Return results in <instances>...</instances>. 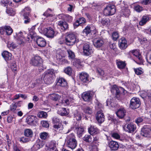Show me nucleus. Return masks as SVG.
I'll use <instances>...</instances> for the list:
<instances>
[{"mask_svg":"<svg viewBox=\"0 0 151 151\" xmlns=\"http://www.w3.org/2000/svg\"><path fill=\"white\" fill-rule=\"evenodd\" d=\"M94 93L92 91H89L83 92L82 95L83 99L85 101H89L92 99Z\"/></svg>","mask_w":151,"mask_h":151,"instance_id":"nucleus-8","label":"nucleus"},{"mask_svg":"<svg viewBox=\"0 0 151 151\" xmlns=\"http://www.w3.org/2000/svg\"><path fill=\"white\" fill-rule=\"evenodd\" d=\"M130 52H131L133 55L135 56L139 60V62L136 63L139 64H141L143 63V61L139 51L137 50H133Z\"/></svg>","mask_w":151,"mask_h":151,"instance_id":"nucleus-13","label":"nucleus"},{"mask_svg":"<svg viewBox=\"0 0 151 151\" xmlns=\"http://www.w3.org/2000/svg\"><path fill=\"white\" fill-rule=\"evenodd\" d=\"M123 128L126 132L131 133L136 130V126L135 124L132 123H130L126 124Z\"/></svg>","mask_w":151,"mask_h":151,"instance_id":"nucleus-9","label":"nucleus"},{"mask_svg":"<svg viewBox=\"0 0 151 151\" xmlns=\"http://www.w3.org/2000/svg\"><path fill=\"white\" fill-rule=\"evenodd\" d=\"M84 55L89 56L93 53V50L92 48H83Z\"/></svg>","mask_w":151,"mask_h":151,"instance_id":"nucleus-29","label":"nucleus"},{"mask_svg":"<svg viewBox=\"0 0 151 151\" xmlns=\"http://www.w3.org/2000/svg\"><path fill=\"white\" fill-rule=\"evenodd\" d=\"M101 22L103 25L107 26L110 24V20L108 18H103L101 20Z\"/></svg>","mask_w":151,"mask_h":151,"instance_id":"nucleus-41","label":"nucleus"},{"mask_svg":"<svg viewBox=\"0 0 151 151\" xmlns=\"http://www.w3.org/2000/svg\"><path fill=\"white\" fill-rule=\"evenodd\" d=\"M134 9L137 12H139L142 11L143 9L142 6L139 5H137L135 6Z\"/></svg>","mask_w":151,"mask_h":151,"instance_id":"nucleus-57","label":"nucleus"},{"mask_svg":"<svg viewBox=\"0 0 151 151\" xmlns=\"http://www.w3.org/2000/svg\"><path fill=\"white\" fill-rule=\"evenodd\" d=\"M31 12V9L28 7H26L23 9V16H30V13Z\"/></svg>","mask_w":151,"mask_h":151,"instance_id":"nucleus-38","label":"nucleus"},{"mask_svg":"<svg viewBox=\"0 0 151 151\" xmlns=\"http://www.w3.org/2000/svg\"><path fill=\"white\" fill-rule=\"evenodd\" d=\"M111 137L116 139H119L120 138V136L117 133H113L111 134Z\"/></svg>","mask_w":151,"mask_h":151,"instance_id":"nucleus-59","label":"nucleus"},{"mask_svg":"<svg viewBox=\"0 0 151 151\" xmlns=\"http://www.w3.org/2000/svg\"><path fill=\"white\" fill-rule=\"evenodd\" d=\"M150 129L149 126H144L141 129V134L143 136L147 137L150 134Z\"/></svg>","mask_w":151,"mask_h":151,"instance_id":"nucleus-20","label":"nucleus"},{"mask_svg":"<svg viewBox=\"0 0 151 151\" xmlns=\"http://www.w3.org/2000/svg\"><path fill=\"white\" fill-rule=\"evenodd\" d=\"M17 38L18 44L20 45L21 46H24L25 43L23 40V39L24 38L22 36V32H20L17 34Z\"/></svg>","mask_w":151,"mask_h":151,"instance_id":"nucleus-19","label":"nucleus"},{"mask_svg":"<svg viewBox=\"0 0 151 151\" xmlns=\"http://www.w3.org/2000/svg\"><path fill=\"white\" fill-rule=\"evenodd\" d=\"M56 142L52 141L46 144L45 148L46 151H58Z\"/></svg>","mask_w":151,"mask_h":151,"instance_id":"nucleus-10","label":"nucleus"},{"mask_svg":"<svg viewBox=\"0 0 151 151\" xmlns=\"http://www.w3.org/2000/svg\"><path fill=\"white\" fill-rule=\"evenodd\" d=\"M43 76L45 83L48 84H51L55 77L54 70L53 69L49 70L45 72Z\"/></svg>","mask_w":151,"mask_h":151,"instance_id":"nucleus-1","label":"nucleus"},{"mask_svg":"<svg viewBox=\"0 0 151 151\" xmlns=\"http://www.w3.org/2000/svg\"><path fill=\"white\" fill-rule=\"evenodd\" d=\"M91 32L90 27L89 26H87L83 30V32L85 33L86 35L90 33Z\"/></svg>","mask_w":151,"mask_h":151,"instance_id":"nucleus-52","label":"nucleus"},{"mask_svg":"<svg viewBox=\"0 0 151 151\" xmlns=\"http://www.w3.org/2000/svg\"><path fill=\"white\" fill-rule=\"evenodd\" d=\"M92 147L91 148V151H98V147L97 145H91Z\"/></svg>","mask_w":151,"mask_h":151,"instance_id":"nucleus-64","label":"nucleus"},{"mask_svg":"<svg viewBox=\"0 0 151 151\" xmlns=\"http://www.w3.org/2000/svg\"><path fill=\"white\" fill-rule=\"evenodd\" d=\"M29 35L28 36L27 39L28 40L27 41L29 40V37H30L32 39H33L36 36V34L33 30H29Z\"/></svg>","mask_w":151,"mask_h":151,"instance_id":"nucleus-43","label":"nucleus"},{"mask_svg":"<svg viewBox=\"0 0 151 151\" xmlns=\"http://www.w3.org/2000/svg\"><path fill=\"white\" fill-rule=\"evenodd\" d=\"M45 144L44 142L40 140H37L36 143L33 146L32 149V150L36 151L43 147Z\"/></svg>","mask_w":151,"mask_h":151,"instance_id":"nucleus-14","label":"nucleus"},{"mask_svg":"<svg viewBox=\"0 0 151 151\" xmlns=\"http://www.w3.org/2000/svg\"><path fill=\"white\" fill-rule=\"evenodd\" d=\"M30 140L29 138L23 137L20 138L19 141L23 143H25L29 142Z\"/></svg>","mask_w":151,"mask_h":151,"instance_id":"nucleus-54","label":"nucleus"},{"mask_svg":"<svg viewBox=\"0 0 151 151\" xmlns=\"http://www.w3.org/2000/svg\"><path fill=\"white\" fill-rule=\"evenodd\" d=\"M11 68L13 71L15 72L17 71V65L14 63H12L11 64Z\"/></svg>","mask_w":151,"mask_h":151,"instance_id":"nucleus-55","label":"nucleus"},{"mask_svg":"<svg viewBox=\"0 0 151 151\" xmlns=\"http://www.w3.org/2000/svg\"><path fill=\"white\" fill-rule=\"evenodd\" d=\"M76 130L78 137H80L82 136L83 133L84 131V129L82 127H78L76 128Z\"/></svg>","mask_w":151,"mask_h":151,"instance_id":"nucleus-33","label":"nucleus"},{"mask_svg":"<svg viewBox=\"0 0 151 151\" xmlns=\"http://www.w3.org/2000/svg\"><path fill=\"white\" fill-rule=\"evenodd\" d=\"M1 55L4 59L6 61H7L12 59V54L6 51H4L1 54Z\"/></svg>","mask_w":151,"mask_h":151,"instance_id":"nucleus-24","label":"nucleus"},{"mask_svg":"<svg viewBox=\"0 0 151 151\" xmlns=\"http://www.w3.org/2000/svg\"><path fill=\"white\" fill-rule=\"evenodd\" d=\"M6 12L10 16H14L15 14V12L12 8L7 9Z\"/></svg>","mask_w":151,"mask_h":151,"instance_id":"nucleus-46","label":"nucleus"},{"mask_svg":"<svg viewBox=\"0 0 151 151\" xmlns=\"http://www.w3.org/2000/svg\"><path fill=\"white\" fill-rule=\"evenodd\" d=\"M23 19L24 23L25 24H28L31 21V19L30 18V16H23Z\"/></svg>","mask_w":151,"mask_h":151,"instance_id":"nucleus-49","label":"nucleus"},{"mask_svg":"<svg viewBox=\"0 0 151 151\" xmlns=\"http://www.w3.org/2000/svg\"><path fill=\"white\" fill-rule=\"evenodd\" d=\"M65 95L63 96V100H60L59 103L56 104V106H62L63 105L66 106L69 105L70 103L73 102L74 99L73 97H67L65 98Z\"/></svg>","mask_w":151,"mask_h":151,"instance_id":"nucleus-4","label":"nucleus"},{"mask_svg":"<svg viewBox=\"0 0 151 151\" xmlns=\"http://www.w3.org/2000/svg\"><path fill=\"white\" fill-rule=\"evenodd\" d=\"M37 43L39 46L43 47L46 45V42L44 38L42 37H39L37 39Z\"/></svg>","mask_w":151,"mask_h":151,"instance_id":"nucleus-27","label":"nucleus"},{"mask_svg":"<svg viewBox=\"0 0 151 151\" xmlns=\"http://www.w3.org/2000/svg\"><path fill=\"white\" fill-rule=\"evenodd\" d=\"M111 37L113 40L116 41L119 37V33L116 31L113 32L112 34Z\"/></svg>","mask_w":151,"mask_h":151,"instance_id":"nucleus-42","label":"nucleus"},{"mask_svg":"<svg viewBox=\"0 0 151 151\" xmlns=\"http://www.w3.org/2000/svg\"><path fill=\"white\" fill-rule=\"evenodd\" d=\"M120 13L122 16H124L126 17H128L130 14V10L128 8L123 7Z\"/></svg>","mask_w":151,"mask_h":151,"instance_id":"nucleus-25","label":"nucleus"},{"mask_svg":"<svg viewBox=\"0 0 151 151\" xmlns=\"http://www.w3.org/2000/svg\"><path fill=\"white\" fill-rule=\"evenodd\" d=\"M17 107L16 104H12L10 106V110L12 111H14L16 110Z\"/></svg>","mask_w":151,"mask_h":151,"instance_id":"nucleus-63","label":"nucleus"},{"mask_svg":"<svg viewBox=\"0 0 151 151\" xmlns=\"http://www.w3.org/2000/svg\"><path fill=\"white\" fill-rule=\"evenodd\" d=\"M41 123L43 127L46 128L49 127V124L46 121H42Z\"/></svg>","mask_w":151,"mask_h":151,"instance_id":"nucleus-62","label":"nucleus"},{"mask_svg":"<svg viewBox=\"0 0 151 151\" xmlns=\"http://www.w3.org/2000/svg\"><path fill=\"white\" fill-rule=\"evenodd\" d=\"M75 138L74 134L72 133L68 135L65 139L66 145L72 149L75 148L77 145V142Z\"/></svg>","mask_w":151,"mask_h":151,"instance_id":"nucleus-3","label":"nucleus"},{"mask_svg":"<svg viewBox=\"0 0 151 151\" xmlns=\"http://www.w3.org/2000/svg\"><path fill=\"white\" fill-rule=\"evenodd\" d=\"M75 66L78 68H79L81 67L80 60L79 59H76V61Z\"/></svg>","mask_w":151,"mask_h":151,"instance_id":"nucleus-58","label":"nucleus"},{"mask_svg":"<svg viewBox=\"0 0 151 151\" xmlns=\"http://www.w3.org/2000/svg\"><path fill=\"white\" fill-rule=\"evenodd\" d=\"M116 12V7L114 5L108 4L104 8V13L106 16H110L113 15Z\"/></svg>","mask_w":151,"mask_h":151,"instance_id":"nucleus-5","label":"nucleus"},{"mask_svg":"<svg viewBox=\"0 0 151 151\" xmlns=\"http://www.w3.org/2000/svg\"><path fill=\"white\" fill-rule=\"evenodd\" d=\"M109 147L112 150H115L118 149L119 145L117 142L111 140L108 142Z\"/></svg>","mask_w":151,"mask_h":151,"instance_id":"nucleus-15","label":"nucleus"},{"mask_svg":"<svg viewBox=\"0 0 151 151\" xmlns=\"http://www.w3.org/2000/svg\"><path fill=\"white\" fill-rule=\"evenodd\" d=\"M62 16L64 17V19L65 20L69 22H72L73 20V18L71 16H70L68 15L64 14L61 15V16Z\"/></svg>","mask_w":151,"mask_h":151,"instance_id":"nucleus-44","label":"nucleus"},{"mask_svg":"<svg viewBox=\"0 0 151 151\" xmlns=\"http://www.w3.org/2000/svg\"><path fill=\"white\" fill-rule=\"evenodd\" d=\"M122 90V88H118L116 86L114 85L111 88V91L112 93H115L116 95H120L121 90Z\"/></svg>","mask_w":151,"mask_h":151,"instance_id":"nucleus-26","label":"nucleus"},{"mask_svg":"<svg viewBox=\"0 0 151 151\" xmlns=\"http://www.w3.org/2000/svg\"><path fill=\"white\" fill-rule=\"evenodd\" d=\"M67 52L68 54V57L71 59H74L75 57L74 53L70 50H68Z\"/></svg>","mask_w":151,"mask_h":151,"instance_id":"nucleus-51","label":"nucleus"},{"mask_svg":"<svg viewBox=\"0 0 151 151\" xmlns=\"http://www.w3.org/2000/svg\"><path fill=\"white\" fill-rule=\"evenodd\" d=\"M94 46L96 47H100L103 44V40L101 39H94L93 41Z\"/></svg>","mask_w":151,"mask_h":151,"instance_id":"nucleus-28","label":"nucleus"},{"mask_svg":"<svg viewBox=\"0 0 151 151\" xmlns=\"http://www.w3.org/2000/svg\"><path fill=\"white\" fill-rule=\"evenodd\" d=\"M119 46L120 47H125L127 45V41L124 37L120 38L119 41Z\"/></svg>","mask_w":151,"mask_h":151,"instance_id":"nucleus-31","label":"nucleus"},{"mask_svg":"<svg viewBox=\"0 0 151 151\" xmlns=\"http://www.w3.org/2000/svg\"><path fill=\"white\" fill-rule=\"evenodd\" d=\"M30 63L32 65L38 67V70L40 72L42 71L46 68L42 64V58L39 56H35L32 57Z\"/></svg>","mask_w":151,"mask_h":151,"instance_id":"nucleus-2","label":"nucleus"},{"mask_svg":"<svg viewBox=\"0 0 151 151\" xmlns=\"http://www.w3.org/2000/svg\"><path fill=\"white\" fill-rule=\"evenodd\" d=\"M65 40L66 44L68 46L73 45L76 41L75 35L73 33L68 34L66 37Z\"/></svg>","mask_w":151,"mask_h":151,"instance_id":"nucleus-7","label":"nucleus"},{"mask_svg":"<svg viewBox=\"0 0 151 151\" xmlns=\"http://www.w3.org/2000/svg\"><path fill=\"white\" fill-rule=\"evenodd\" d=\"M149 20V17L148 16H143L142 17L141 20L139 22V24L140 26H143L146 24Z\"/></svg>","mask_w":151,"mask_h":151,"instance_id":"nucleus-30","label":"nucleus"},{"mask_svg":"<svg viewBox=\"0 0 151 151\" xmlns=\"http://www.w3.org/2000/svg\"><path fill=\"white\" fill-rule=\"evenodd\" d=\"M140 101L139 98L133 97L130 100L129 106L132 109H134L138 108L140 106Z\"/></svg>","mask_w":151,"mask_h":151,"instance_id":"nucleus-6","label":"nucleus"},{"mask_svg":"<svg viewBox=\"0 0 151 151\" xmlns=\"http://www.w3.org/2000/svg\"><path fill=\"white\" fill-rule=\"evenodd\" d=\"M80 79L83 83H86L89 80V75L85 72H82L79 74Z\"/></svg>","mask_w":151,"mask_h":151,"instance_id":"nucleus-17","label":"nucleus"},{"mask_svg":"<svg viewBox=\"0 0 151 151\" xmlns=\"http://www.w3.org/2000/svg\"><path fill=\"white\" fill-rule=\"evenodd\" d=\"M35 116H30L27 117L26 121L27 123L30 125L34 124V120Z\"/></svg>","mask_w":151,"mask_h":151,"instance_id":"nucleus-32","label":"nucleus"},{"mask_svg":"<svg viewBox=\"0 0 151 151\" xmlns=\"http://www.w3.org/2000/svg\"><path fill=\"white\" fill-rule=\"evenodd\" d=\"M54 130L58 133H61L63 129V125L61 123L55 124L53 126Z\"/></svg>","mask_w":151,"mask_h":151,"instance_id":"nucleus-16","label":"nucleus"},{"mask_svg":"<svg viewBox=\"0 0 151 151\" xmlns=\"http://www.w3.org/2000/svg\"><path fill=\"white\" fill-rule=\"evenodd\" d=\"M45 35L49 38H53L55 36V32L54 29L51 27H48L44 29Z\"/></svg>","mask_w":151,"mask_h":151,"instance_id":"nucleus-11","label":"nucleus"},{"mask_svg":"<svg viewBox=\"0 0 151 151\" xmlns=\"http://www.w3.org/2000/svg\"><path fill=\"white\" fill-rule=\"evenodd\" d=\"M99 138L97 137H95L94 138L93 140V142L91 143V145H94L96 144V145H98V143H99Z\"/></svg>","mask_w":151,"mask_h":151,"instance_id":"nucleus-61","label":"nucleus"},{"mask_svg":"<svg viewBox=\"0 0 151 151\" xmlns=\"http://www.w3.org/2000/svg\"><path fill=\"white\" fill-rule=\"evenodd\" d=\"M33 134V132L31 129H26L24 132V134L26 136L32 137Z\"/></svg>","mask_w":151,"mask_h":151,"instance_id":"nucleus-37","label":"nucleus"},{"mask_svg":"<svg viewBox=\"0 0 151 151\" xmlns=\"http://www.w3.org/2000/svg\"><path fill=\"white\" fill-rule=\"evenodd\" d=\"M116 63L118 67L120 69H123L125 68L126 64L124 62L117 60Z\"/></svg>","mask_w":151,"mask_h":151,"instance_id":"nucleus-36","label":"nucleus"},{"mask_svg":"<svg viewBox=\"0 0 151 151\" xmlns=\"http://www.w3.org/2000/svg\"><path fill=\"white\" fill-rule=\"evenodd\" d=\"M89 133L91 135L98 134L99 133V130L95 126H91L88 128Z\"/></svg>","mask_w":151,"mask_h":151,"instance_id":"nucleus-22","label":"nucleus"},{"mask_svg":"<svg viewBox=\"0 0 151 151\" xmlns=\"http://www.w3.org/2000/svg\"><path fill=\"white\" fill-rule=\"evenodd\" d=\"M56 84L58 86L62 87H65L67 85L66 80L63 78L59 77L56 79Z\"/></svg>","mask_w":151,"mask_h":151,"instance_id":"nucleus-18","label":"nucleus"},{"mask_svg":"<svg viewBox=\"0 0 151 151\" xmlns=\"http://www.w3.org/2000/svg\"><path fill=\"white\" fill-rule=\"evenodd\" d=\"M49 11H51V9H48L47 11L43 14V15L46 16L47 17H52V15L49 14Z\"/></svg>","mask_w":151,"mask_h":151,"instance_id":"nucleus-60","label":"nucleus"},{"mask_svg":"<svg viewBox=\"0 0 151 151\" xmlns=\"http://www.w3.org/2000/svg\"><path fill=\"white\" fill-rule=\"evenodd\" d=\"M51 98L53 100L57 101L60 100V96L58 94H53L51 95Z\"/></svg>","mask_w":151,"mask_h":151,"instance_id":"nucleus-48","label":"nucleus"},{"mask_svg":"<svg viewBox=\"0 0 151 151\" xmlns=\"http://www.w3.org/2000/svg\"><path fill=\"white\" fill-rule=\"evenodd\" d=\"M48 135V133L46 132L41 133L40 135V138L43 139H45Z\"/></svg>","mask_w":151,"mask_h":151,"instance_id":"nucleus-56","label":"nucleus"},{"mask_svg":"<svg viewBox=\"0 0 151 151\" xmlns=\"http://www.w3.org/2000/svg\"><path fill=\"white\" fill-rule=\"evenodd\" d=\"M38 116L40 118H45L47 116V114L46 112L41 111L39 113Z\"/></svg>","mask_w":151,"mask_h":151,"instance_id":"nucleus-45","label":"nucleus"},{"mask_svg":"<svg viewBox=\"0 0 151 151\" xmlns=\"http://www.w3.org/2000/svg\"><path fill=\"white\" fill-rule=\"evenodd\" d=\"M126 111L124 108H121L118 109L116 114L117 116L119 118H122L125 115Z\"/></svg>","mask_w":151,"mask_h":151,"instance_id":"nucleus-23","label":"nucleus"},{"mask_svg":"<svg viewBox=\"0 0 151 151\" xmlns=\"http://www.w3.org/2000/svg\"><path fill=\"white\" fill-rule=\"evenodd\" d=\"M5 33L8 35H11L13 32V30L11 27L9 26H4Z\"/></svg>","mask_w":151,"mask_h":151,"instance_id":"nucleus-34","label":"nucleus"},{"mask_svg":"<svg viewBox=\"0 0 151 151\" xmlns=\"http://www.w3.org/2000/svg\"><path fill=\"white\" fill-rule=\"evenodd\" d=\"M85 113L88 114H90L92 113V108L89 106H86L83 109Z\"/></svg>","mask_w":151,"mask_h":151,"instance_id":"nucleus-40","label":"nucleus"},{"mask_svg":"<svg viewBox=\"0 0 151 151\" xmlns=\"http://www.w3.org/2000/svg\"><path fill=\"white\" fill-rule=\"evenodd\" d=\"M134 71L135 73L137 75H140L143 72V69L141 68L134 69Z\"/></svg>","mask_w":151,"mask_h":151,"instance_id":"nucleus-53","label":"nucleus"},{"mask_svg":"<svg viewBox=\"0 0 151 151\" xmlns=\"http://www.w3.org/2000/svg\"><path fill=\"white\" fill-rule=\"evenodd\" d=\"M112 98L110 97L106 101V106H108L109 105H110L111 106H114V103L113 102V99Z\"/></svg>","mask_w":151,"mask_h":151,"instance_id":"nucleus-50","label":"nucleus"},{"mask_svg":"<svg viewBox=\"0 0 151 151\" xmlns=\"http://www.w3.org/2000/svg\"><path fill=\"white\" fill-rule=\"evenodd\" d=\"M58 113L62 116H66L68 114L65 108H60V109L58 110Z\"/></svg>","mask_w":151,"mask_h":151,"instance_id":"nucleus-35","label":"nucleus"},{"mask_svg":"<svg viewBox=\"0 0 151 151\" xmlns=\"http://www.w3.org/2000/svg\"><path fill=\"white\" fill-rule=\"evenodd\" d=\"M83 140L87 142H90L92 140V136L90 135H86L83 138Z\"/></svg>","mask_w":151,"mask_h":151,"instance_id":"nucleus-39","label":"nucleus"},{"mask_svg":"<svg viewBox=\"0 0 151 151\" xmlns=\"http://www.w3.org/2000/svg\"><path fill=\"white\" fill-rule=\"evenodd\" d=\"M72 71V69L71 67L68 66L65 68L64 70V72L66 74L70 75L71 74Z\"/></svg>","mask_w":151,"mask_h":151,"instance_id":"nucleus-47","label":"nucleus"},{"mask_svg":"<svg viewBox=\"0 0 151 151\" xmlns=\"http://www.w3.org/2000/svg\"><path fill=\"white\" fill-rule=\"evenodd\" d=\"M58 25L60 29L63 30L65 31L68 29V25L65 22L60 20L58 22Z\"/></svg>","mask_w":151,"mask_h":151,"instance_id":"nucleus-21","label":"nucleus"},{"mask_svg":"<svg viewBox=\"0 0 151 151\" xmlns=\"http://www.w3.org/2000/svg\"><path fill=\"white\" fill-rule=\"evenodd\" d=\"M96 118L98 123L101 124L105 120V116L102 111H99L96 114Z\"/></svg>","mask_w":151,"mask_h":151,"instance_id":"nucleus-12","label":"nucleus"}]
</instances>
